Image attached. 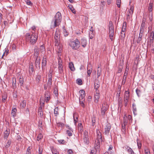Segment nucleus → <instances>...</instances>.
Segmentation results:
<instances>
[{
  "instance_id": "obj_56",
  "label": "nucleus",
  "mask_w": 154,
  "mask_h": 154,
  "mask_svg": "<svg viewBox=\"0 0 154 154\" xmlns=\"http://www.w3.org/2000/svg\"><path fill=\"white\" fill-rule=\"evenodd\" d=\"M52 72L51 70H50L49 71V74H48L49 78L52 79Z\"/></svg>"
},
{
  "instance_id": "obj_35",
  "label": "nucleus",
  "mask_w": 154,
  "mask_h": 154,
  "mask_svg": "<svg viewBox=\"0 0 154 154\" xmlns=\"http://www.w3.org/2000/svg\"><path fill=\"white\" fill-rule=\"evenodd\" d=\"M85 100H79V103L80 104H81V106L83 107H85V104H84Z\"/></svg>"
},
{
  "instance_id": "obj_40",
  "label": "nucleus",
  "mask_w": 154,
  "mask_h": 154,
  "mask_svg": "<svg viewBox=\"0 0 154 154\" xmlns=\"http://www.w3.org/2000/svg\"><path fill=\"white\" fill-rule=\"evenodd\" d=\"M58 109L57 107L55 108V109L54 110V113L56 116H57V115L58 114Z\"/></svg>"
},
{
  "instance_id": "obj_46",
  "label": "nucleus",
  "mask_w": 154,
  "mask_h": 154,
  "mask_svg": "<svg viewBox=\"0 0 154 154\" xmlns=\"http://www.w3.org/2000/svg\"><path fill=\"white\" fill-rule=\"evenodd\" d=\"M133 10H128L127 12V16H130L131 14H132Z\"/></svg>"
},
{
  "instance_id": "obj_44",
  "label": "nucleus",
  "mask_w": 154,
  "mask_h": 154,
  "mask_svg": "<svg viewBox=\"0 0 154 154\" xmlns=\"http://www.w3.org/2000/svg\"><path fill=\"white\" fill-rule=\"evenodd\" d=\"M97 149L95 148L93 150H91L90 154H96Z\"/></svg>"
},
{
  "instance_id": "obj_19",
  "label": "nucleus",
  "mask_w": 154,
  "mask_h": 154,
  "mask_svg": "<svg viewBox=\"0 0 154 154\" xmlns=\"http://www.w3.org/2000/svg\"><path fill=\"white\" fill-rule=\"evenodd\" d=\"M143 32H142L140 31V32L139 34V36L138 37L137 41V43H140V41H141L142 39V37L143 35Z\"/></svg>"
},
{
  "instance_id": "obj_50",
  "label": "nucleus",
  "mask_w": 154,
  "mask_h": 154,
  "mask_svg": "<svg viewBox=\"0 0 154 154\" xmlns=\"http://www.w3.org/2000/svg\"><path fill=\"white\" fill-rule=\"evenodd\" d=\"M42 149L41 147H39L38 154H42Z\"/></svg>"
},
{
  "instance_id": "obj_42",
  "label": "nucleus",
  "mask_w": 154,
  "mask_h": 154,
  "mask_svg": "<svg viewBox=\"0 0 154 154\" xmlns=\"http://www.w3.org/2000/svg\"><path fill=\"white\" fill-rule=\"evenodd\" d=\"M42 137H43V136L42 134H39L37 136V140L38 141H39L40 140H41V138Z\"/></svg>"
},
{
  "instance_id": "obj_4",
  "label": "nucleus",
  "mask_w": 154,
  "mask_h": 154,
  "mask_svg": "<svg viewBox=\"0 0 154 154\" xmlns=\"http://www.w3.org/2000/svg\"><path fill=\"white\" fill-rule=\"evenodd\" d=\"M70 46L74 49H77L80 47V42L77 39L71 42Z\"/></svg>"
},
{
  "instance_id": "obj_5",
  "label": "nucleus",
  "mask_w": 154,
  "mask_h": 154,
  "mask_svg": "<svg viewBox=\"0 0 154 154\" xmlns=\"http://www.w3.org/2000/svg\"><path fill=\"white\" fill-rule=\"evenodd\" d=\"M130 93L128 91H126L124 95V103L125 106H126L128 102V100L130 98Z\"/></svg>"
},
{
  "instance_id": "obj_41",
  "label": "nucleus",
  "mask_w": 154,
  "mask_h": 154,
  "mask_svg": "<svg viewBox=\"0 0 154 154\" xmlns=\"http://www.w3.org/2000/svg\"><path fill=\"white\" fill-rule=\"evenodd\" d=\"M94 36L93 32H89V36L90 39L92 38Z\"/></svg>"
},
{
  "instance_id": "obj_9",
  "label": "nucleus",
  "mask_w": 154,
  "mask_h": 154,
  "mask_svg": "<svg viewBox=\"0 0 154 154\" xmlns=\"http://www.w3.org/2000/svg\"><path fill=\"white\" fill-rule=\"evenodd\" d=\"M123 148H125L129 154H134V153L132 149L128 146H124Z\"/></svg>"
},
{
  "instance_id": "obj_30",
  "label": "nucleus",
  "mask_w": 154,
  "mask_h": 154,
  "mask_svg": "<svg viewBox=\"0 0 154 154\" xmlns=\"http://www.w3.org/2000/svg\"><path fill=\"white\" fill-rule=\"evenodd\" d=\"M47 85L48 88L51 87L52 85V79L49 78Z\"/></svg>"
},
{
  "instance_id": "obj_37",
  "label": "nucleus",
  "mask_w": 154,
  "mask_h": 154,
  "mask_svg": "<svg viewBox=\"0 0 154 154\" xmlns=\"http://www.w3.org/2000/svg\"><path fill=\"white\" fill-rule=\"evenodd\" d=\"M58 68L59 73L62 74L63 72V67L59 66Z\"/></svg>"
},
{
  "instance_id": "obj_54",
  "label": "nucleus",
  "mask_w": 154,
  "mask_h": 154,
  "mask_svg": "<svg viewBox=\"0 0 154 154\" xmlns=\"http://www.w3.org/2000/svg\"><path fill=\"white\" fill-rule=\"evenodd\" d=\"M126 23L125 22H124L123 24L122 28L126 29Z\"/></svg>"
},
{
  "instance_id": "obj_15",
  "label": "nucleus",
  "mask_w": 154,
  "mask_h": 154,
  "mask_svg": "<svg viewBox=\"0 0 154 154\" xmlns=\"http://www.w3.org/2000/svg\"><path fill=\"white\" fill-rule=\"evenodd\" d=\"M99 97L100 96L99 91H95V93L94 94V98L95 101L96 103H97L98 102Z\"/></svg>"
},
{
  "instance_id": "obj_20",
  "label": "nucleus",
  "mask_w": 154,
  "mask_h": 154,
  "mask_svg": "<svg viewBox=\"0 0 154 154\" xmlns=\"http://www.w3.org/2000/svg\"><path fill=\"white\" fill-rule=\"evenodd\" d=\"M47 61L46 59L45 58L43 57L42 63V70L44 69V67H45L46 65Z\"/></svg>"
},
{
  "instance_id": "obj_14",
  "label": "nucleus",
  "mask_w": 154,
  "mask_h": 154,
  "mask_svg": "<svg viewBox=\"0 0 154 154\" xmlns=\"http://www.w3.org/2000/svg\"><path fill=\"white\" fill-rule=\"evenodd\" d=\"M129 69V68L128 66V65H127L123 79V81L124 80H125L128 74Z\"/></svg>"
},
{
  "instance_id": "obj_51",
  "label": "nucleus",
  "mask_w": 154,
  "mask_h": 154,
  "mask_svg": "<svg viewBox=\"0 0 154 154\" xmlns=\"http://www.w3.org/2000/svg\"><path fill=\"white\" fill-rule=\"evenodd\" d=\"M145 154H150L149 150L148 149H145Z\"/></svg>"
},
{
  "instance_id": "obj_45",
  "label": "nucleus",
  "mask_w": 154,
  "mask_h": 154,
  "mask_svg": "<svg viewBox=\"0 0 154 154\" xmlns=\"http://www.w3.org/2000/svg\"><path fill=\"white\" fill-rule=\"evenodd\" d=\"M54 38L55 39H59L58 35L57 33V31H56L55 32L54 36Z\"/></svg>"
},
{
  "instance_id": "obj_48",
  "label": "nucleus",
  "mask_w": 154,
  "mask_h": 154,
  "mask_svg": "<svg viewBox=\"0 0 154 154\" xmlns=\"http://www.w3.org/2000/svg\"><path fill=\"white\" fill-rule=\"evenodd\" d=\"M16 79H14L13 80V87H16Z\"/></svg>"
},
{
  "instance_id": "obj_7",
  "label": "nucleus",
  "mask_w": 154,
  "mask_h": 154,
  "mask_svg": "<svg viewBox=\"0 0 154 154\" xmlns=\"http://www.w3.org/2000/svg\"><path fill=\"white\" fill-rule=\"evenodd\" d=\"M83 140L85 143L88 144L89 143L88 133V132L86 131H85L84 133Z\"/></svg>"
},
{
  "instance_id": "obj_52",
  "label": "nucleus",
  "mask_w": 154,
  "mask_h": 154,
  "mask_svg": "<svg viewBox=\"0 0 154 154\" xmlns=\"http://www.w3.org/2000/svg\"><path fill=\"white\" fill-rule=\"evenodd\" d=\"M154 32L153 31H152L150 33V35L149 37L150 38H154Z\"/></svg>"
},
{
  "instance_id": "obj_60",
  "label": "nucleus",
  "mask_w": 154,
  "mask_h": 154,
  "mask_svg": "<svg viewBox=\"0 0 154 154\" xmlns=\"http://www.w3.org/2000/svg\"><path fill=\"white\" fill-rule=\"evenodd\" d=\"M8 53V51H6V50H5V51L4 53L3 54L2 57V58H3V57L4 56H5V55L6 54V55H7Z\"/></svg>"
},
{
  "instance_id": "obj_16",
  "label": "nucleus",
  "mask_w": 154,
  "mask_h": 154,
  "mask_svg": "<svg viewBox=\"0 0 154 154\" xmlns=\"http://www.w3.org/2000/svg\"><path fill=\"white\" fill-rule=\"evenodd\" d=\"M45 100L48 103L50 99V94L48 91L46 92L45 94Z\"/></svg>"
},
{
  "instance_id": "obj_17",
  "label": "nucleus",
  "mask_w": 154,
  "mask_h": 154,
  "mask_svg": "<svg viewBox=\"0 0 154 154\" xmlns=\"http://www.w3.org/2000/svg\"><path fill=\"white\" fill-rule=\"evenodd\" d=\"M99 86L100 85L99 81L98 80H95L94 84V88L96 90L95 91H98V88H99Z\"/></svg>"
},
{
  "instance_id": "obj_61",
  "label": "nucleus",
  "mask_w": 154,
  "mask_h": 154,
  "mask_svg": "<svg viewBox=\"0 0 154 154\" xmlns=\"http://www.w3.org/2000/svg\"><path fill=\"white\" fill-rule=\"evenodd\" d=\"M153 6V4L152 3H150L149 5V9H151L152 8Z\"/></svg>"
},
{
  "instance_id": "obj_47",
  "label": "nucleus",
  "mask_w": 154,
  "mask_h": 154,
  "mask_svg": "<svg viewBox=\"0 0 154 154\" xmlns=\"http://www.w3.org/2000/svg\"><path fill=\"white\" fill-rule=\"evenodd\" d=\"M66 133L68 136H72V133L70 130H67L66 131Z\"/></svg>"
},
{
  "instance_id": "obj_12",
  "label": "nucleus",
  "mask_w": 154,
  "mask_h": 154,
  "mask_svg": "<svg viewBox=\"0 0 154 154\" xmlns=\"http://www.w3.org/2000/svg\"><path fill=\"white\" fill-rule=\"evenodd\" d=\"M97 139L100 140V141H102V135L99 130H97Z\"/></svg>"
},
{
  "instance_id": "obj_11",
  "label": "nucleus",
  "mask_w": 154,
  "mask_h": 154,
  "mask_svg": "<svg viewBox=\"0 0 154 154\" xmlns=\"http://www.w3.org/2000/svg\"><path fill=\"white\" fill-rule=\"evenodd\" d=\"M102 141H100L99 140L96 139L95 142V148L97 149H99L100 147V142Z\"/></svg>"
},
{
  "instance_id": "obj_62",
  "label": "nucleus",
  "mask_w": 154,
  "mask_h": 154,
  "mask_svg": "<svg viewBox=\"0 0 154 154\" xmlns=\"http://www.w3.org/2000/svg\"><path fill=\"white\" fill-rule=\"evenodd\" d=\"M35 54H36V55H37L38 54V49H35L34 50Z\"/></svg>"
},
{
  "instance_id": "obj_2",
  "label": "nucleus",
  "mask_w": 154,
  "mask_h": 154,
  "mask_svg": "<svg viewBox=\"0 0 154 154\" xmlns=\"http://www.w3.org/2000/svg\"><path fill=\"white\" fill-rule=\"evenodd\" d=\"M61 14L59 12H57L55 15L54 23V27L55 28L58 26L60 24L61 20Z\"/></svg>"
},
{
  "instance_id": "obj_55",
  "label": "nucleus",
  "mask_w": 154,
  "mask_h": 154,
  "mask_svg": "<svg viewBox=\"0 0 154 154\" xmlns=\"http://www.w3.org/2000/svg\"><path fill=\"white\" fill-rule=\"evenodd\" d=\"M58 141L60 144H63L65 142V141L63 140H59Z\"/></svg>"
},
{
  "instance_id": "obj_34",
  "label": "nucleus",
  "mask_w": 154,
  "mask_h": 154,
  "mask_svg": "<svg viewBox=\"0 0 154 154\" xmlns=\"http://www.w3.org/2000/svg\"><path fill=\"white\" fill-rule=\"evenodd\" d=\"M59 66H63L62 60L60 57H59L58 59V67Z\"/></svg>"
},
{
  "instance_id": "obj_39",
  "label": "nucleus",
  "mask_w": 154,
  "mask_h": 154,
  "mask_svg": "<svg viewBox=\"0 0 154 154\" xmlns=\"http://www.w3.org/2000/svg\"><path fill=\"white\" fill-rule=\"evenodd\" d=\"M40 50L42 52H43L45 51V48L43 45H41L40 47Z\"/></svg>"
},
{
  "instance_id": "obj_36",
  "label": "nucleus",
  "mask_w": 154,
  "mask_h": 154,
  "mask_svg": "<svg viewBox=\"0 0 154 154\" xmlns=\"http://www.w3.org/2000/svg\"><path fill=\"white\" fill-rule=\"evenodd\" d=\"M7 98V95L5 94H4L2 96V101L5 102Z\"/></svg>"
},
{
  "instance_id": "obj_58",
  "label": "nucleus",
  "mask_w": 154,
  "mask_h": 154,
  "mask_svg": "<svg viewBox=\"0 0 154 154\" xmlns=\"http://www.w3.org/2000/svg\"><path fill=\"white\" fill-rule=\"evenodd\" d=\"M55 43L56 46L58 45H59V39H55Z\"/></svg>"
},
{
  "instance_id": "obj_8",
  "label": "nucleus",
  "mask_w": 154,
  "mask_h": 154,
  "mask_svg": "<svg viewBox=\"0 0 154 154\" xmlns=\"http://www.w3.org/2000/svg\"><path fill=\"white\" fill-rule=\"evenodd\" d=\"M111 129V125L109 124H107L105 128L104 133L106 135L109 133Z\"/></svg>"
},
{
  "instance_id": "obj_33",
  "label": "nucleus",
  "mask_w": 154,
  "mask_h": 154,
  "mask_svg": "<svg viewBox=\"0 0 154 154\" xmlns=\"http://www.w3.org/2000/svg\"><path fill=\"white\" fill-rule=\"evenodd\" d=\"M51 151L53 154H59V152L57 150L54 148H53L51 149Z\"/></svg>"
},
{
  "instance_id": "obj_26",
  "label": "nucleus",
  "mask_w": 154,
  "mask_h": 154,
  "mask_svg": "<svg viewBox=\"0 0 154 154\" xmlns=\"http://www.w3.org/2000/svg\"><path fill=\"white\" fill-rule=\"evenodd\" d=\"M69 67L70 69L72 71L75 70V68L74 67L73 64L72 62H70L69 64Z\"/></svg>"
},
{
  "instance_id": "obj_13",
  "label": "nucleus",
  "mask_w": 154,
  "mask_h": 154,
  "mask_svg": "<svg viewBox=\"0 0 154 154\" xmlns=\"http://www.w3.org/2000/svg\"><path fill=\"white\" fill-rule=\"evenodd\" d=\"M40 58L39 57H37L36 59L35 64L36 68H40Z\"/></svg>"
},
{
  "instance_id": "obj_10",
  "label": "nucleus",
  "mask_w": 154,
  "mask_h": 154,
  "mask_svg": "<svg viewBox=\"0 0 154 154\" xmlns=\"http://www.w3.org/2000/svg\"><path fill=\"white\" fill-rule=\"evenodd\" d=\"M80 96L79 97V100H85V91L83 90H80L79 91Z\"/></svg>"
},
{
  "instance_id": "obj_23",
  "label": "nucleus",
  "mask_w": 154,
  "mask_h": 154,
  "mask_svg": "<svg viewBox=\"0 0 154 154\" xmlns=\"http://www.w3.org/2000/svg\"><path fill=\"white\" fill-rule=\"evenodd\" d=\"M24 82L23 78V76L21 75L19 79V84L20 86H22L23 85Z\"/></svg>"
},
{
  "instance_id": "obj_63",
  "label": "nucleus",
  "mask_w": 154,
  "mask_h": 154,
  "mask_svg": "<svg viewBox=\"0 0 154 154\" xmlns=\"http://www.w3.org/2000/svg\"><path fill=\"white\" fill-rule=\"evenodd\" d=\"M67 152L69 154H72L73 153L72 150L70 149L68 150Z\"/></svg>"
},
{
  "instance_id": "obj_43",
  "label": "nucleus",
  "mask_w": 154,
  "mask_h": 154,
  "mask_svg": "<svg viewBox=\"0 0 154 154\" xmlns=\"http://www.w3.org/2000/svg\"><path fill=\"white\" fill-rule=\"evenodd\" d=\"M31 29L32 30V31H33L35 33H38V31H36V27L35 26H33L31 27Z\"/></svg>"
},
{
  "instance_id": "obj_6",
  "label": "nucleus",
  "mask_w": 154,
  "mask_h": 154,
  "mask_svg": "<svg viewBox=\"0 0 154 154\" xmlns=\"http://www.w3.org/2000/svg\"><path fill=\"white\" fill-rule=\"evenodd\" d=\"M108 109V106L107 104L105 103H103L102 107L101 109V113L102 116H104L106 112Z\"/></svg>"
},
{
  "instance_id": "obj_1",
  "label": "nucleus",
  "mask_w": 154,
  "mask_h": 154,
  "mask_svg": "<svg viewBox=\"0 0 154 154\" xmlns=\"http://www.w3.org/2000/svg\"><path fill=\"white\" fill-rule=\"evenodd\" d=\"M32 34L27 33L26 34L25 38L26 41L29 42L30 44L33 45L36 42L38 38V33L32 31Z\"/></svg>"
},
{
  "instance_id": "obj_31",
  "label": "nucleus",
  "mask_w": 154,
  "mask_h": 154,
  "mask_svg": "<svg viewBox=\"0 0 154 154\" xmlns=\"http://www.w3.org/2000/svg\"><path fill=\"white\" fill-rule=\"evenodd\" d=\"M101 68H100L99 67L98 68V70L97 71V77L99 78L101 75Z\"/></svg>"
},
{
  "instance_id": "obj_64",
  "label": "nucleus",
  "mask_w": 154,
  "mask_h": 154,
  "mask_svg": "<svg viewBox=\"0 0 154 154\" xmlns=\"http://www.w3.org/2000/svg\"><path fill=\"white\" fill-rule=\"evenodd\" d=\"M74 122L75 125L76 124V123L78 121V118L77 117L76 118V119L75 118V117H74Z\"/></svg>"
},
{
  "instance_id": "obj_21",
  "label": "nucleus",
  "mask_w": 154,
  "mask_h": 154,
  "mask_svg": "<svg viewBox=\"0 0 154 154\" xmlns=\"http://www.w3.org/2000/svg\"><path fill=\"white\" fill-rule=\"evenodd\" d=\"M81 43L82 46L83 47H85L87 44V41H86V39H85V38H82L81 39Z\"/></svg>"
},
{
  "instance_id": "obj_53",
  "label": "nucleus",
  "mask_w": 154,
  "mask_h": 154,
  "mask_svg": "<svg viewBox=\"0 0 154 154\" xmlns=\"http://www.w3.org/2000/svg\"><path fill=\"white\" fill-rule=\"evenodd\" d=\"M121 36L122 38H124L125 36V32H121Z\"/></svg>"
},
{
  "instance_id": "obj_28",
  "label": "nucleus",
  "mask_w": 154,
  "mask_h": 154,
  "mask_svg": "<svg viewBox=\"0 0 154 154\" xmlns=\"http://www.w3.org/2000/svg\"><path fill=\"white\" fill-rule=\"evenodd\" d=\"M137 143L138 148L139 149H140L141 148L142 143L141 141L139 140L138 139L137 140Z\"/></svg>"
},
{
  "instance_id": "obj_25",
  "label": "nucleus",
  "mask_w": 154,
  "mask_h": 154,
  "mask_svg": "<svg viewBox=\"0 0 154 154\" xmlns=\"http://www.w3.org/2000/svg\"><path fill=\"white\" fill-rule=\"evenodd\" d=\"M78 128L79 132V133H82L83 131V128L81 123H79L78 126Z\"/></svg>"
},
{
  "instance_id": "obj_29",
  "label": "nucleus",
  "mask_w": 154,
  "mask_h": 154,
  "mask_svg": "<svg viewBox=\"0 0 154 154\" xmlns=\"http://www.w3.org/2000/svg\"><path fill=\"white\" fill-rule=\"evenodd\" d=\"M34 70L33 67L32 65L31 64L29 66V72L30 74H32Z\"/></svg>"
},
{
  "instance_id": "obj_57",
  "label": "nucleus",
  "mask_w": 154,
  "mask_h": 154,
  "mask_svg": "<svg viewBox=\"0 0 154 154\" xmlns=\"http://www.w3.org/2000/svg\"><path fill=\"white\" fill-rule=\"evenodd\" d=\"M92 124L93 125H94L95 122V117H93L92 119Z\"/></svg>"
},
{
  "instance_id": "obj_49",
  "label": "nucleus",
  "mask_w": 154,
  "mask_h": 154,
  "mask_svg": "<svg viewBox=\"0 0 154 154\" xmlns=\"http://www.w3.org/2000/svg\"><path fill=\"white\" fill-rule=\"evenodd\" d=\"M77 83L79 85H81L82 84V82L81 79H78L77 80Z\"/></svg>"
},
{
  "instance_id": "obj_59",
  "label": "nucleus",
  "mask_w": 154,
  "mask_h": 154,
  "mask_svg": "<svg viewBox=\"0 0 154 154\" xmlns=\"http://www.w3.org/2000/svg\"><path fill=\"white\" fill-rule=\"evenodd\" d=\"M57 125L59 127H63L64 126V124L63 123L59 122L57 123Z\"/></svg>"
},
{
  "instance_id": "obj_24",
  "label": "nucleus",
  "mask_w": 154,
  "mask_h": 154,
  "mask_svg": "<svg viewBox=\"0 0 154 154\" xmlns=\"http://www.w3.org/2000/svg\"><path fill=\"white\" fill-rule=\"evenodd\" d=\"M17 109L16 108L13 107L11 111V114L13 117H15L16 115Z\"/></svg>"
},
{
  "instance_id": "obj_18",
  "label": "nucleus",
  "mask_w": 154,
  "mask_h": 154,
  "mask_svg": "<svg viewBox=\"0 0 154 154\" xmlns=\"http://www.w3.org/2000/svg\"><path fill=\"white\" fill-rule=\"evenodd\" d=\"M91 64H88L87 68V74L88 76H90L92 72V68H91Z\"/></svg>"
},
{
  "instance_id": "obj_3",
  "label": "nucleus",
  "mask_w": 154,
  "mask_h": 154,
  "mask_svg": "<svg viewBox=\"0 0 154 154\" xmlns=\"http://www.w3.org/2000/svg\"><path fill=\"white\" fill-rule=\"evenodd\" d=\"M109 33L110 38L112 40L113 39L114 35V28L112 22L110 21L109 25Z\"/></svg>"
},
{
  "instance_id": "obj_38",
  "label": "nucleus",
  "mask_w": 154,
  "mask_h": 154,
  "mask_svg": "<svg viewBox=\"0 0 154 154\" xmlns=\"http://www.w3.org/2000/svg\"><path fill=\"white\" fill-rule=\"evenodd\" d=\"M11 141L10 140H8V142L6 143V145L5 146V147H6V148H8L9 147H10V146L11 145Z\"/></svg>"
},
{
  "instance_id": "obj_32",
  "label": "nucleus",
  "mask_w": 154,
  "mask_h": 154,
  "mask_svg": "<svg viewBox=\"0 0 154 154\" xmlns=\"http://www.w3.org/2000/svg\"><path fill=\"white\" fill-rule=\"evenodd\" d=\"M145 24L142 23L140 28V31L144 32V29L145 28Z\"/></svg>"
},
{
  "instance_id": "obj_22",
  "label": "nucleus",
  "mask_w": 154,
  "mask_h": 154,
  "mask_svg": "<svg viewBox=\"0 0 154 154\" xmlns=\"http://www.w3.org/2000/svg\"><path fill=\"white\" fill-rule=\"evenodd\" d=\"M26 106V101L25 100H23L20 103V106L21 108L23 109Z\"/></svg>"
},
{
  "instance_id": "obj_27",
  "label": "nucleus",
  "mask_w": 154,
  "mask_h": 154,
  "mask_svg": "<svg viewBox=\"0 0 154 154\" xmlns=\"http://www.w3.org/2000/svg\"><path fill=\"white\" fill-rule=\"evenodd\" d=\"M10 133L9 130H6L4 133V137L5 138H7L8 137V136Z\"/></svg>"
}]
</instances>
